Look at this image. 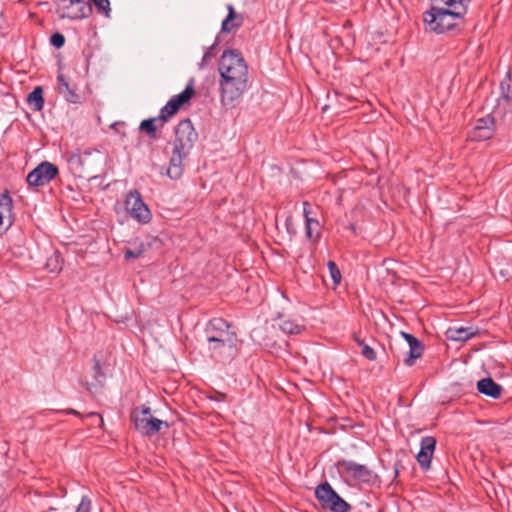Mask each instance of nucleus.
I'll use <instances>...</instances> for the list:
<instances>
[{
    "mask_svg": "<svg viewBox=\"0 0 512 512\" xmlns=\"http://www.w3.org/2000/svg\"><path fill=\"white\" fill-rule=\"evenodd\" d=\"M231 323L223 318H213L205 326V336L208 350L214 358H220L224 353L234 358L238 352V337L231 331Z\"/></svg>",
    "mask_w": 512,
    "mask_h": 512,
    "instance_id": "obj_1",
    "label": "nucleus"
},
{
    "mask_svg": "<svg viewBox=\"0 0 512 512\" xmlns=\"http://www.w3.org/2000/svg\"><path fill=\"white\" fill-rule=\"evenodd\" d=\"M467 11L466 8L437 7L432 6L423 13V21L426 30L443 34L448 31H460V24L463 23Z\"/></svg>",
    "mask_w": 512,
    "mask_h": 512,
    "instance_id": "obj_2",
    "label": "nucleus"
},
{
    "mask_svg": "<svg viewBox=\"0 0 512 512\" xmlns=\"http://www.w3.org/2000/svg\"><path fill=\"white\" fill-rule=\"evenodd\" d=\"M105 157L97 149L74 152L68 157L69 169L74 176L92 180L99 176Z\"/></svg>",
    "mask_w": 512,
    "mask_h": 512,
    "instance_id": "obj_3",
    "label": "nucleus"
},
{
    "mask_svg": "<svg viewBox=\"0 0 512 512\" xmlns=\"http://www.w3.org/2000/svg\"><path fill=\"white\" fill-rule=\"evenodd\" d=\"M130 420L135 429L144 436H153L161 430L162 426L166 428L170 426L168 422L153 417L150 407L146 405L134 408L130 413Z\"/></svg>",
    "mask_w": 512,
    "mask_h": 512,
    "instance_id": "obj_4",
    "label": "nucleus"
},
{
    "mask_svg": "<svg viewBox=\"0 0 512 512\" xmlns=\"http://www.w3.org/2000/svg\"><path fill=\"white\" fill-rule=\"evenodd\" d=\"M218 70L220 77H240L248 79V65L241 53L236 50H226L222 54Z\"/></svg>",
    "mask_w": 512,
    "mask_h": 512,
    "instance_id": "obj_5",
    "label": "nucleus"
},
{
    "mask_svg": "<svg viewBox=\"0 0 512 512\" xmlns=\"http://www.w3.org/2000/svg\"><path fill=\"white\" fill-rule=\"evenodd\" d=\"M248 87V79L221 77L220 94L224 106L235 107Z\"/></svg>",
    "mask_w": 512,
    "mask_h": 512,
    "instance_id": "obj_6",
    "label": "nucleus"
},
{
    "mask_svg": "<svg viewBox=\"0 0 512 512\" xmlns=\"http://www.w3.org/2000/svg\"><path fill=\"white\" fill-rule=\"evenodd\" d=\"M315 496L323 508L329 509L332 512H349L351 510V505L328 482H324L316 487Z\"/></svg>",
    "mask_w": 512,
    "mask_h": 512,
    "instance_id": "obj_7",
    "label": "nucleus"
},
{
    "mask_svg": "<svg viewBox=\"0 0 512 512\" xmlns=\"http://www.w3.org/2000/svg\"><path fill=\"white\" fill-rule=\"evenodd\" d=\"M173 148L177 152H189L192 150L195 142L198 139V134L189 118L181 120L174 130Z\"/></svg>",
    "mask_w": 512,
    "mask_h": 512,
    "instance_id": "obj_8",
    "label": "nucleus"
},
{
    "mask_svg": "<svg viewBox=\"0 0 512 512\" xmlns=\"http://www.w3.org/2000/svg\"><path fill=\"white\" fill-rule=\"evenodd\" d=\"M125 211L138 223L147 224L152 219L151 211L136 189L130 190L124 201Z\"/></svg>",
    "mask_w": 512,
    "mask_h": 512,
    "instance_id": "obj_9",
    "label": "nucleus"
},
{
    "mask_svg": "<svg viewBox=\"0 0 512 512\" xmlns=\"http://www.w3.org/2000/svg\"><path fill=\"white\" fill-rule=\"evenodd\" d=\"M57 11H61L62 18L80 20L88 18L92 14V6L84 0H55Z\"/></svg>",
    "mask_w": 512,
    "mask_h": 512,
    "instance_id": "obj_10",
    "label": "nucleus"
},
{
    "mask_svg": "<svg viewBox=\"0 0 512 512\" xmlns=\"http://www.w3.org/2000/svg\"><path fill=\"white\" fill-rule=\"evenodd\" d=\"M337 467L341 473L347 477L365 484H372L377 478L367 466L358 464L351 460H339Z\"/></svg>",
    "mask_w": 512,
    "mask_h": 512,
    "instance_id": "obj_11",
    "label": "nucleus"
},
{
    "mask_svg": "<svg viewBox=\"0 0 512 512\" xmlns=\"http://www.w3.org/2000/svg\"><path fill=\"white\" fill-rule=\"evenodd\" d=\"M58 173L59 169L55 164L43 161L29 172L26 181L32 187L44 186L50 183Z\"/></svg>",
    "mask_w": 512,
    "mask_h": 512,
    "instance_id": "obj_12",
    "label": "nucleus"
},
{
    "mask_svg": "<svg viewBox=\"0 0 512 512\" xmlns=\"http://www.w3.org/2000/svg\"><path fill=\"white\" fill-rule=\"evenodd\" d=\"M195 90L192 85H187L186 88L178 95L173 96L166 105L160 110V116H164L167 122L169 117L175 115L179 109L194 96Z\"/></svg>",
    "mask_w": 512,
    "mask_h": 512,
    "instance_id": "obj_13",
    "label": "nucleus"
},
{
    "mask_svg": "<svg viewBox=\"0 0 512 512\" xmlns=\"http://www.w3.org/2000/svg\"><path fill=\"white\" fill-rule=\"evenodd\" d=\"M495 133V119L491 115L479 118L473 130L469 134L472 141H486L493 137Z\"/></svg>",
    "mask_w": 512,
    "mask_h": 512,
    "instance_id": "obj_14",
    "label": "nucleus"
},
{
    "mask_svg": "<svg viewBox=\"0 0 512 512\" xmlns=\"http://www.w3.org/2000/svg\"><path fill=\"white\" fill-rule=\"evenodd\" d=\"M436 438L433 436H425L420 442V451L416 459L423 471H427L431 466V460L436 448Z\"/></svg>",
    "mask_w": 512,
    "mask_h": 512,
    "instance_id": "obj_15",
    "label": "nucleus"
},
{
    "mask_svg": "<svg viewBox=\"0 0 512 512\" xmlns=\"http://www.w3.org/2000/svg\"><path fill=\"white\" fill-rule=\"evenodd\" d=\"M400 335L405 339L409 346L407 357L403 359L405 365L412 366L415 361L420 358L424 352V344L414 335L402 331Z\"/></svg>",
    "mask_w": 512,
    "mask_h": 512,
    "instance_id": "obj_16",
    "label": "nucleus"
},
{
    "mask_svg": "<svg viewBox=\"0 0 512 512\" xmlns=\"http://www.w3.org/2000/svg\"><path fill=\"white\" fill-rule=\"evenodd\" d=\"M190 153L184 151V154L182 152H177L175 148L172 150V157L169 161V166L167 168V175L171 179H179L184 170V160L188 157Z\"/></svg>",
    "mask_w": 512,
    "mask_h": 512,
    "instance_id": "obj_17",
    "label": "nucleus"
},
{
    "mask_svg": "<svg viewBox=\"0 0 512 512\" xmlns=\"http://www.w3.org/2000/svg\"><path fill=\"white\" fill-rule=\"evenodd\" d=\"M94 365L92 367V381H87L85 383L86 389L91 392L95 393L99 388H102L104 386L105 380H106V374L103 372L100 360L94 356L93 357Z\"/></svg>",
    "mask_w": 512,
    "mask_h": 512,
    "instance_id": "obj_18",
    "label": "nucleus"
},
{
    "mask_svg": "<svg viewBox=\"0 0 512 512\" xmlns=\"http://www.w3.org/2000/svg\"><path fill=\"white\" fill-rule=\"evenodd\" d=\"M479 393L492 399H499L503 392V387L495 382L491 377L483 378L477 382Z\"/></svg>",
    "mask_w": 512,
    "mask_h": 512,
    "instance_id": "obj_19",
    "label": "nucleus"
},
{
    "mask_svg": "<svg viewBox=\"0 0 512 512\" xmlns=\"http://www.w3.org/2000/svg\"><path fill=\"white\" fill-rule=\"evenodd\" d=\"M57 89L66 101L73 104L81 102V96L76 92L74 87L70 86L63 74H58L57 76Z\"/></svg>",
    "mask_w": 512,
    "mask_h": 512,
    "instance_id": "obj_20",
    "label": "nucleus"
},
{
    "mask_svg": "<svg viewBox=\"0 0 512 512\" xmlns=\"http://www.w3.org/2000/svg\"><path fill=\"white\" fill-rule=\"evenodd\" d=\"M501 95L498 99V104L495 107L494 114L501 113V104H505L510 109V102L512 101V85H511V74L507 72L505 78L500 83Z\"/></svg>",
    "mask_w": 512,
    "mask_h": 512,
    "instance_id": "obj_21",
    "label": "nucleus"
},
{
    "mask_svg": "<svg viewBox=\"0 0 512 512\" xmlns=\"http://www.w3.org/2000/svg\"><path fill=\"white\" fill-rule=\"evenodd\" d=\"M164 116L144 119L141 121L139 129L144 131L150 139H157V130L165 125Z\"/></svg>",
    "mask_w": 512,
    "mask_h": 512,
    "instance_id": "obj_22",
    "label": "nucleus"
},
{
    "mask_svg": "<svg viewBox=\"0 0 512 512\" xmlns=\"http://www.w3.org/2000/svg\"><path fill=\"white\" fill-rule=\"evenodd\" d=\"M228 14L226 18L222 22L221 30L223 32L229 33L233 29L239 28L243 24V17L241 15H237L234 7L232 5H228Z\"/></svg>",
    "mask_w": 512,
    "mask_h": 512,
    "instance_id": "obj_23",
    "label": "nucleus"
},
{
    "mask_svg": "<svg viewBox=\"0 0 512 512\" xmlns=\"http://www.w3.org/2000/svg\"><path fill=\"white\" fill-rule=\"evenodd\" d=\"M476 335L478 330H473L471 327L450 328L447 331L448 338L453 341L465 342Z\"/></svg>",
    "mask_w": 512,
    "mask_h": 512,
    "instance_id": "obj_24",
    "label": "nucleus"
},
{
    "mask_svg": "<svg viewBox=\"0 0 512 512\" xmlns=\"http://www.w3.org/2000/svg\"><path fill=\"white\" fill-rule=\"evenodd\" d=\"M27 101L33 111H41L44 107L43 88L41 86L35 87L29 93Z\"/></svg>",
    "mask_w": 512,
    "mask_h": 512,
    "instance_id": "obj_25",
    "label": "nucleus"
},
{
    "mask_svg": "<svg viewBox=\"0 0 512 512\" xmlns=\"http://www.w3.org/2000/svg\"><path fill=\"white\" fill-rule=\"evenodd\" d=\"M64 260L59 251H54L45 263V269L50 273H60L63 269Z\"/></svg>",
    "mask_w": 512,
    "mask_h": 512,
    "instance_id": "obj_26",
    "label": "nucleus"
},
{
    "mask_svg": "<svg viewBox=\"0 0 512 512\" xmlns=\"http://www.w3.org/2000/svg\"><path fill=\"white\" fill-rule=\"evenodd\" d=\"M0 214L13 217V203L8 191L0 194Z\"/></svg>",
    "mask_w": 512,
    "mask_h": 512,
    "instance_id": "obj_27",
    "label": "nucleus"
},
{
    "mask_svg": "<svg viewBox=\"0 0 512 512\" xmlns=\"http://www.w3.org/2000/svg\"><path fill=\"white\" fill-rule=\"evenodd\" d=\"M304 216H305V224H306V235L309 239L313 238V226H318L319 223L316 219H313L309 217L310 211H309V203L304 202Z\"/></svg>",
    "mask_w": 512,
    "mask_h": 512,
    "instance_id": "obj_28",
    "label": "nucleus"
},
{
    "mask_svg": "<svg viewBox=\"0 0 512 512\" xmlns=\"http://www.w3.org/2000/svg\"><path fill=\"white\" fill-rule=\"evenodd\" d=\"M280 328L287 334H299L302 331L303 326L298 325L291 320H284L280 324Z\"/></svg>",
    "mask_w": 512,
    "mask_h": 512,
    "instance_id": "obj_29",
    "label": "nucleus"
},
{
    "mask_svg": "<svg viewBox=\"0 0 512 512\" xmlns=\"http://www.w3.org/2000/svg\"><path fill=\"white\" fill-rule=\"evenodd\" d=\"M354 339L357 342V344L362 348L361 353L366 359L370 361L376 360V352L369 345H367L364 342V340L359 339L358 337H355Z\"/></svg>",
    "mask_w": 512,
    "mask_h": 512,
    "instance_id": "obj_30",
    "label": "nucleus"
},
{
    "mask_svg": "<svg viewBox=\"0 0 512 512\" xmlns=\"http://www.w3.org/2000/svg\"><path fill=\"white\" fill-rule=\"evenodd\" d=\"M327 266L329 269L330 276L333 280L334 286L339 285L342 279V275L337 264L334 261L330 260L328 261Z\"/></svg>",
    "mask_w": 512,
    "mask_h": 512,
    "instance_id": "obj_31",
    "label": "nucleus"
},
{
    "mask_svg": "<svg viewBox=\"0 0 512 512\" xmlns=\"http://www.w3.org/2000/svg\"><path fill=\"white\" fill-rule=\"evenodd\" d=\"M144 252H145V246H144V243L141 242L134 249H132V248L125 249L124 258L126 260L135 259V258L140 257Z\"/></svg>",
    "mask_w": 512,
    "mask_h": 512,
    "instance_id": "obj_32",
    "label": "nucleus"
},
{
    "mask_svg": "<svg viewBox=\"0 0 512 512\" xmlns=\"http://www.w3.org/2000/svg\"><path fill=\"white\" fill-rule=\"evenodd\" d=\"M97 11L106 17L110 16L111 8L109 0H91Z\"/></svg>",
    "mask_w": 512,
    "mask_h": 512,
    "instance_id": "obj_33",
    "label": "nucleus"
},
{
    "mask_svg": "<svg viewBox=\"0 0 512 512\" xmlns=\"http://www.w3.org/2000/svg\"><path fill=\"white\" fill-rule=\"evenodd\" d=\"M217 43L215 42L214 44H212L204 53L203 57H202V61H201V64L200 66L201 67H204L205 65H207L212 58H214L216 56V52H215V47H216Z\"/></svg>",
    "mask_w": 512,
    "mask_h": 512,
    "instance_id": "obj_34",
    "label": "nucleus"
},
{
    "mask_svg": "<svg viewBox=\"0 0 512 512\" xmlns=\"http://www.w3.org/2000/svg\"><path fill=\"white\" fill-rule=\"evenodd\" d=\"M50 43L57 49H60L65 44V37L62 33L55 32L50 37Z\"/></svg>",
    "mask_w": 512,
    "mask_h": 512,
    "instance_id": "obj_35",
    "label": "nucleus"
},
{
    "mask_svg": "<svg viewBox=\"0 0 512 512\" xmlns=\"http://www.w3.org/2000/svg\"><path fill=\"white\" fill-rule=\"evenodd\" d=\"M13 224V217H7L0 214V234L7 231Z\"/></svg>",
    "mask_w": 512,
    "mask_h": 512,
    "instance_id": "obj_36",
    "label": "nucleus"
},
{
    "mask_svg": "<svg viewBox=\"0 0 512 512\" xmlns=\"http://www.w3.org/2000/svg\"><path fill=\"white\" fill-rule=\"evenodd\" d=\"M91 511V500L87 496L81 498L80 504L77 507L76 512H90Z\"/></svg>",
    "mask_w": 512,
    "mask_h": 512,
    "instance_id": "obj_37",
    "label": "nucleus"
},
{
    "mask_svg": "<svg viewBox=\"0 0 512 512\" xmlns=\"http://www.w3.org/2000/svg\"><path fill=\"white\" fill-rule=\"evenodd\" d=\"M91 511V500L87 496L81 498L80 504L77 507L76 512H90Z\"/></svg>",
    "mask_w": 512,
    "mask_h": 512,
    "instance_id": "obj_38",
    "label": "nucleus"
},
{
    "mask_svg": "<svg viewBox=\"0 0 512 512\" xmlns=\"http://www.w3.org/2000/svg\"><path fill=\"white\" fill-rule=\"evenodd\" d=\"M402 466L401 461L394 463V480L399 476L400 467Z\"/></svg>",
    "mask_w": 512,
    "mask_h": 512,
    "instance_id": "obj_39",
    "label": "nucleus"
},
{
    "mask_svg": "<svg viewBox=\"0 0 512 512\" xmlns=\"http://www.w3.org/2000/svg\"><path fill=\"white\" fill-rule=\"evenodd\" d=\"M87 417H97L99 418L100 423H103V418L96 412H90L86 415Z\"/></svg>",
    "mask_w": 512,
    "mask_h": 512,
    "instance_id": "obj_40",
    "label": "nucleus"
},
{
    "mask_svg": "<svg viewBox=\"0 0 512 512\" xmlns=\"http://www.w3.org/2000/svg\"><path fill=\"white\" fill-rule=\"evenodd\" d=\"M68 414H72V415H76V416H80V413L76 410H73V409H70L67 411Z\"/></svg>",
    "mask_w": 512,
    "mask_h": 512,
    "instance_id": "obj_41",
    "label": "nucleus"
},
{
    "mask_svg": "<svg viewBox=\"0 0 512 512\" xmlns=\"http://www.w3.org/2000/svg\"><path fill=\"white\" fill-rule=\"evenodd\" d=\"M349 228H350V230H351L354 234H356V225H355V224H350Z\"/></svg>",
    "mask_w": 512,
    "mask_h": 512,
    "instance_id": "obj_42",
    "label": "nucleus"
},
{
    "mask_svg": "<svg viewBox=\"0 0 512 512\" xmlns=\"http://www.w3.org/2000/svg\"><path fill=\"white\" fill-rule=\"evenodd\" d=\"M225 395L224 394H220V396H218V399H224Z\"/></svg>",
    "mask_w": 512,
    "mask_h": 512,
    "instance_id": "obj_43",
    "label": "nucleus"
},
{
    "mask_svg": "<svg viewBox=\"0 0 512 512\" xmlns=\"http://www.w3.org/2000/svg\"><path fill=\"white\" fill-rule=\"evenodd\" d=\"M225 395L224 394H220V396H218V399H224Z\"/></svg>",
    "mask_w": 512,
    "mask_h": 512,
    "instance_id": "obj_44",
    "label": "nucleus"
}]
</instances>
